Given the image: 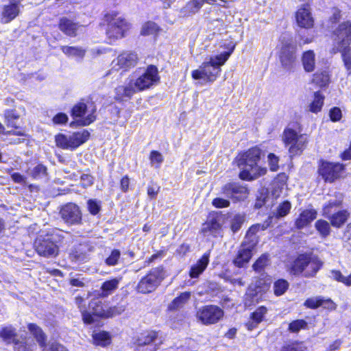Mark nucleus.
Segmentation results:
<instances>
[{
    "label": "nucleus",
    "instance_id": "f257e3e1",
    "mask_svg": "<svg viewBox=\"0 0 351 351\" xmlns=\"http://www.w3.org/2000/svg\"><path fill=\"white\" fill-rule=\"evenodd\" d=\"M233 50L234 47L229 51L206 58L198 69L191 72L193 79L204 82H215L221 73V67L228 60Z\"/></svg>",
    "mask_w": 351,
    "mask_h": 351
},
{
    "label": "nucleus",
    "instance_id": "f03ea898",
    "mask_svg": "<svg viewBox=\"0 0 351 351\" xmlns=\"http://www.w3.org/2000/svg\"><path fill=\"white\" fill-rule=\"evenodd\" d=\"M261 150L254 147L238 156L237 162L241 170L239 173L241 179L254 180L267 173L265 167L258 165V162L261 159Z\"/></svg>",
    "mask_w": 351,
    "mask_h": 351
},
{
    "label": "nucleus",
    "instance_id": "7ed1b4c3",
    "mask_svg": "<svg viewBox=\"0 0 351 351\" xmlns=\"http://www.w3.org/2000/svg\"><path fill=\"white\" fill-rule=\"evenodd\" d=\"M159 79L158 69L155 66L150 65L145 72L135 80H130L127 85L116 88V98L120 100L125 97L130 98L137 91L149 88L158 82Z\"/></svg>",
    "mask_w": 351,
    "mask_h": 351
},
{
    "label": "nucleus",
    "instance_id": "20e7f679",
    "mask_svg": "<svg viewBox=\"0 0 351 351\" xmlns=\"http://www.w3.org/2000/svg\"><path fill=\"white\" fill-rule=\"evenodd\" d=\"M322 266V262L316 256L300 254L293 261L290 272L294 275L303 274L306 278L314 276Z\"/></svg>",
    "mask_w": 351,
    "mask_h": 351
},
{
    "label": "nucleus",
    "instance_id": "39448f33",
    "mask_svg": "<svg viewBox=\"0 0 351 351\" xmlns=\"http://www.w3.org/2000/svg\"><path fill=\"white\" fill-rule=\"evenodd\" d=\"M108 23L106 34L109 39L116 40L125 36L130 25L120 14L112 12L105 16Z\"/></svg>",
    "mask_w": 351,
    "mask_h": 351
},
{
    "label": "nucleus",
    "instance_id": "423d86ee",
    "mask_svg": "<svg viewBox=\"0 0 351 351\" xmlns=\"http://www.w3.org/2000/svg\"><path fill=\"white\" fill-rule=\"evenodd\" d=\"M281 43L280 61L285 69L290 70L294 66L296 62L297 46L293 38L288 35L282 37Z\"/></svg>",
    "mask_w": 351,
    "mask_h": 351
},
{
    "label": "nucleus",
    "instance_id": "0eeeda50",
    "mask_svg": "<svg viewBox=\"0 0 351 351\" xmlns=\"http://www.w3.org/2000/svg\"><path fill=\"white\" fill-rule=\"evenodd\" d=\"M34 246L40 256L49 258L55 257L58 254L59 247L52 233L39 235L36 239Z\"/></svg>",
    "mask_w": 351,
    "mask_h": 351
},
{
    "label": "nucleus",
    "instance_id": "6e6552de",
    "mask_svg": "<svg viewBox=\"0 0 351 351\" xmlns=\"http://www.w3.org/2000/svg\"><path fill=\"white\" fill-rule=\"evenodd\" d=\"M165 277V272L162 268L152 269L138 282L136 289L142 293H149L154 291Z\"/></svg>",
    "mask_w": 351,
    "mask_h": 351
},
{
    "label": "nucleus",
    "instance_id": "1a4fd4ad",
    "mask_svg": "<svg viewBox=\"0 0 351 351\" xmlns=\"http://www.w3.org/2000/svg\"><path fill=\"white\" fill-rule=\"evenodd\" d=\"M87 130L74 132L69 136L59 134L56 136V143L59 147L66 149H74L85 143L89 138Z\"/></svg>",
    "mask_w": 351,
    "mask_h": 351
},
{
    "label": "nucleus",
    "instance_id": "9d476101",
    "mask_svg": "<svg viewBox=\"0 0 351 351\" xmlns=\"http://www.w3.org/2000/svg\"><path fill=\"white\" fill-rule=\"evenodd\" d=\"M223 311L215 305H206L200 308L196 313L197 320L204 325L215 324L223 317Z\"/></svg>",
    "mask_w": 351,
    "mask_h": 351
},
{
    "label": "nucleus",
    "instance_id": "9b49d317",
    "mask_svg": "<svg viewBox=\"0 0 351 351\" xmlns=\"http://www.w3.org/2000/svg\"><path fill=\"white\" fill-rule=\"evenodd\" d=\"M95 112V107H88L84 103L76 104L72 110V116L73 118H80L76 121L71 123V126H74L75 124L78 125H88L95 120L94 113Z\"/></svg>",
    "mask_w": 351,
    "mask_h": 351
},
{
    "label": "nucleus",
    "instance_id": "f8f14e48",
    "mask_svg": "<svg viewBox=\"0 0 351 351\" xmlns=\"http://www.w3.org/2000/svg\"><path fill=\"white\" fill-rule=\"evenodd\" d=\"M344 166L339 162H322L319 167V173L325 182H332L340 178Z\"/></svg>",
    "mask_w": 351,
    "mask_h": 351
},
{
    "label": "nucleus",
    "instance_id": "ddd939ff",
    "mask_svg": "<svg viewBox=\"0 0 351 351\" xmlns=\"http://www.w3.org/2000/svg\"><path fill=\"white\" fill-rule=\"evenodd\" d=\"M335 47L350 46L351 44V22H343L338 25L332 35Z\"/></svg>",
    "mask_w": 351,
    "mask_h": 351
},
{
    "label": "nucleus",
    "instance_id": "4468645a",
    "mask_svg": "<svg viewBox=\"0 0 351 351\" xmlns=\"http://www.w3.org/2000/svg\"><path fill=\"white\" fill-rule=\"evenodd\" d=\"M28 329L34 336L40 346L43 348V351H67L63 346L56 342L46 345L45 343V335L40 328L36 324H29Z\"/></svg>",
    "mask_w": 351,
    "mask_h": 351
},
{
    "label": "nucleus",
    "instance_id": "2eb2a0df",
    "mask_svg": "<svg viewBox=\"0 0 351 351\" xmlns=\"http://www.w3.org/2000/svg\"><path fill=\"white\" fill-rule=\"evenodd\" d=\"M60 214L64 222L70 225L79 224L82 221V213L80 208L73 203L62 206Z\"/></svg>",
    "mask_w": 351,
    "mask_h": 351
},
{
    "label": "nucleus",
    "instance_id": "dca6fc26",
    "mask_svg": "<svg viewBox=\"0 0 351 351\" xmlns=\"http://www.w3.org/2000/svg\"><path fill=\"white\" fill-rule=\"evenodd\" d=\"M257 244V241L254 239L252 243L247 242L246 240L242 243V245L238 254L234 259V263L239 267H242L250 261L252 256V250Z\"/></svg>",
    "mask_w": 351,
    "mask_h": 351
},
{
    "label": "nucleus",
    "instance_id": "f3484780",
    "mask_svg": "<svg viewBox=\"0 0 351 351\" xmlns=\"http://www.w3.org/2000/svg\"><path fill=\"white\" fill-rule=\"evenodd\" d=\"M138 60V55L134 52L125 51L121 53L112 62V69H129L134 66Z\"/></svg>",
    "mask_w": 351,
    "mask_h": 351
},
{
    "label": "nucleus",
    "instance_id": "a211bd4d",
    "mask_svg": "<svg viewBox=\"0 0 351 351\" xmlns=\"http://www.w3.org/2000/svg\"><path fill=\"white\" fill-rule=\"evenodd\" d=\"M223 220L217 215L210 216L206 221L202 224V232L205 235L218 237L222 235V226Z\"/></svg>",
    "mask_w": 351,
    "mask_h": 351
},
{
    "label": "nucleus",
    "instance_id": "6ab92c4d",
    "mask_svg": "<svg viewBox=\"0 0 351 351\" xmlns=\"http://www.w3.org/2000/svg\"><path fill=\"white\" fill-rule=\"evenodd\" d=\"M247 193V189L237 183H228L221 188V194L237 200L245 198Z\"/></svg>",
    "mask_w": 351,
    "mask_h": 351
},
{
    "label": "nucleus",
    "instance_id": "aec40b11",
    "mask_svg": "<svg viewBox=\"0 0 351 351\" xmlns=\"http://www.w3.org/2000/svg\"><path fill=\"white\" fill-rule=\"evenodd\" d=\"M296 22L300 27L309 29L313 27L314 19L308 5L300 8L295 13Z\"/></svg>",
    "mask_w": 351,
    "mask_h": 351
},
{
    "label": "nucleus",
    "instance_id": "412c9836",
    "mask_svg": "<svg viewBox=\"0 0 351 351\" xmlns=\"http://www.w3.org/2000/svg\"><path fill=\"white\" fill-rule=\"evenodd\" d=\"M327 202L323 207V215L328 216L333 208L339 207L343 202V194L339 192H334L332 194L327 195Z\"/></svg>",
    "mask_w": 351,
    "mask_h": 351
},
{
    "label": "nucleus",
    "instance_id": "4be33fe9",
    "mask_svg": "<svg viewBox=\"0 0 351 351\" xmlns=\"http://www.w3.org/2000/svg\"><path fill=\"white\" fill-rule=\"evenodd\" d=\"M59 29L66 35L75 37L77 35V32L82 29V26L69 19L62 18L59 23Z\"/></svg>",
    "mask_w": 351,
    "mask_h": 351
},
{
    "label": "nucleus",
    "instance_id": "5701e85b",
    "mask_svg": "<svg viewBox=\"0 0 351 351\" xmlns=\"http://www.w3.org/2000/svg\"><path fill=\"white\" fill-rule=\"evenodd\" d=\"M60 49L67 57L73 58L78 61L82 60L86 53V49L78 46L63 45Z\"/></svg>",
    "mask_w": 351,
    "mask_h": 351
},
{
    "label": "nucleus",
    "instance_id": "b1692460",
    "mask_svg": "<svg viewBox=\"0 0 351 351\" xmlns=\"http://www.w3.org/2000/svg\"><path fill=\"white\" fill-rule=\"evenodd\" d=\"M317 217V211L313 208L303 210L295 221V226L301 229L308 226Z\"/></svg>",
    "mask_w": 351,
    "mask_h": 351
},
{
    "label": "nucleus",
    "instance_id": "393cba45",
    "mask_svg": "<svg viewBox=\"0 0 351 351\" xmlns=\"http://www.w3.org/2000/svg\"><path fill=\"white\" fill-rule=\"evenodd\" d=\"M334 53H341L343 66L347 71L348 75H351V47L350 46L334 47Z\"/></svg>",
    "mask_w": 351,
    "mask_h": 351
},
{
    "label": "nucleus",
    "instance_id": "a878e982",
    "mask_svg": "<svg viewBox=\"0 0 351 351\" xmlns=\"http://www.w3.org/2000/svg\"><path fill=\"white\" fill-rule=\"evenodd\" d=\"M301 62L304 70L312 73L316 67L315 53L313 50L304 51L301 56Z\"/></svg>",
    "mask_w": 351,
    "mask_h": 351
},
{
    "label": "nucleus",
    "instance_id": "bb28decb",
    "mask_svg": "<svg viewBox=\"0 0 351 351\" xmlns=\"http://www.w3.org/2000/svg\"><path fill=\"white\" fill-rule=\"evenodd\" d=\"M210 252L205 253L202 257L191 268L189 276L194 278L198 277L206 268L209 263Z\"/></svg>",
    "mask_w": 351,
    "mask_h": 351
},
{
    "label": "nucleus",
    "instance_id": "cd10ccee",
    "mask_svg": "<svg viewBox=\"0 0 351 351\" xmlns=\"http://www.w3.org/2000/svg\"><path fill=\"white\" fill-rule=\"evenodd\" d=\"M272 219L273 216H270L263 224L257 223L252 226L247 232L245 240H246L247 242H249L250 243H252V241L254 239H255L258 241V239L256 237V232L261 229L263 230L267 229L270 226Z\"/></svg>",
    "mask_w": 351,
    "mask_h": 351
},
{
    "label": "nucleus",
    "instance_id": "c85d7f7f",
    "mask_svg": "<svg viewBox=\"0 0 351 351\" xmlns=\"http://www.w3.org/2000/svg\"><path fill=\"white\" fill-rule=\"evenodd\" d=\"M75 303L82 314L84 322L88 324L93 323L94 319L92 314L87 310L86 300L82 297L77 296L75 298Z\"/></svg>",
    "mask_w": 351,
    "mask_h": 351
},
{
    "label": "nucleus",
    "instance_id": "c756f323",
    "mask_svg": "<svg viewBox=\"0 0 351 351\" xmlns=\"http://www.w3.org/2000/svg\"><path fill=\"white\" fill-rule=\"evenodd\" d=\"M203 5L202 3L197 0H191L181 8L180 11V15L183 17L192 16L198 12Z\"/></svg>",
    "mask_w": 351,
    "mask_h": 351
},
{
    "label": "nucleus",
    "instance_id": "7c9ffc66",
    "mask_svg": "<svg viewBox=\"0 0 351 351\" xmlns=\"http://www.w3.org/2000/svg\"><path fill=\"white\" fill-rule=\"evenodd\" d=\"M293 141V142H291L287 147L291 154L295 155L302 152L305 147L307 143V138L305 135L300 134Z\"/></svg>",
    "mask_w": 351,
    "mask_h": 351
},
{
    "label": "nucleus",
    "instance_id": "2f4dec72",
    "mask_svg": "<svg viewBox=\"0 0 351 351\" xmlns=\"http://www.w3.org/2000/svg\"><path fill=\"white\" fill-rule=\"evenodd\" d=\"M350 213L347 210H340L330 216V223L335 228H340L348 220Z\"/></svg>",
    "mask_w": 351,
    "mask_h": 351
},
{
    "label": "nucleus",
    "instance_id": "473e14b6",
    "mask_svg": "<svg viewBox=\"0 0 351 351\" xmlns=\"http://www.w3.org/2000/svg\"><path fill=\"white\" fill-rule=\"evenodd\" d=\"M158 337V332L156 331H147L142 333L136 339L135 343L138 347L149 345Z\"/></svg>",
    "mask_w": 351,
    "mask_h": 351
},
{
    "label": "nucleus",
    "instance_id": "72a5a7b5",
    "mask_svg": "<svg viewBox=\"0 0 351 351\" xmlns=\"http://www.w3.org/2000/svg\"><path fill=\"white\" fill-rule=\"evenodd\" d=\"M191 298V292H183L178 297L176 298L169 305L171 311L178 310L182 308Z\"/></svg>",
    "mask_w": 351,
    "mask_h": 351
},
{
    "label": "nucleus",
    "instance_id": "f704fd0d",
    "mask_svg": "<svg viewBox=\"0 0 351 351\" xmlns=\"http://www.w3.org/2000/svg\"><path fill=\"white\" fill-rule=\"evenodd\" d=\"M19 13V8L17 4L13 3L6 5L3 12V19L4 23H8L16 17Z\"/></svg>",
    "mask_w": 351,
    "mask_h": 351
},
{
    "label": "nucleus",
    "instance_id": "c9c22d12",
    "mask_svg": "<svg viewBox=\"0 0 351 351\" xmlns=\"http://www.w3.org/2000/svg\"><path fill=\"white\" fill-rule=\"evenodd\" d=\"M119 282L120 278H113L104 282L101 287L102 291L101 295L102 297H107L112 294V292L118 288Z\"/></svg>",
    "mask_w": 351,
    "mask_h": 351
},
{
    "label": "nucleus",
    "instance_id": "e433bc0d",
    "mask_svg": "<svg viewBox=\"0 0 351 351\" xmlns=\"http://www.w3.org/2000/svg\"><path fill=\"white\" fill-rule=\"evenodd\" d=\"M88 307L91 311L90 312V313L98 317H106V310L104 309V305L100 300L97 299L92 300L88 304Z\"/></svg>",
    "mask_w": 351,
    "mask_h": 351
},
{
    "label": "nucleus",
    "instance_id": "4c0bfd02",
    "mask_svg": "<svg viewBox=\"0 0 351 351\" xmlns=\"http://www.w3.org/2000/svg\"><path fill=\"white\" fill-rule=\"evenodd\" d=\"M312 82L319 86H326L330 82V75L326 71H318L313 75Z\"/></svg>",
    "mask_w": 351,
    "mask_h": 351
},
{
    "label": "nucleus",
    "instance_id": "58836bf2",
    "mask_svg": "<svg viewBox=\"0 0 351 351\" xmlns=\"http://www.w3.org/2000/svg\"><path fill=\"white\" fill-rule=\"evenodd\" d=\"M160 29L159 26L153 21L145 23L141 27V34L143 36L157 35Z\"/></svg>",
    "mask_w": 351,
    "mask_h": 351
},
{
    "label": "nucleus",
    "instance_id": "ea45409f",
    "mask_svg": "<svg viewBox=\"0 0 351 351\" xmlns=\"http://www.w3.org/2000/svg\"><path fill=\"white\" fill-rule=\"evenodd\" d=\"M324 98L320 92L315 93L314 99L309 105V110L314 113L319 112L324 104Z\"/></svg>",
    "mask_w": 351,
    "mask_h": 351
},
{
    "label": "nucleus",
    "instance_id": "a19ab883",
    "mask_svg": "<svg viewBox=\"0 0 351 351\" xmlns=\"http://www.w3.org/2000/svg\"><path fill=\"white\" fill-rule=\"evenodd\" d=\"M291 208V204L289 201H284L280 203L274 212V215L276 218L284 217L289 214Z\"/></svg>",
    "mask_w": 351,
    "mask_h": 351
},
{
    "label": "nucleus",
    "instance_id": "79ce46f5",
    "mask_svg": "<svg viewBox=\"0 0 351 351\" xmlns=\"http://www.w3.org/2000/svg\"><path fill=\"white\" fill-rule=\"evenodd\" d=\"M16 337L15 329L12 326H6L0 331V337L7 343H10Z\"/></svg>",
    "mask_w": 351,
    "mask_h": 351
},
{
    "label": "nucleus",
    "instance_id": "37998d69",
    "mask_svg": "<svg viewBox=\"0 0 351 351\" xmlns=\"http://www.w3.org/2000/svg\"><path fill=\"white\" fill-rule=\"evenodd\" d=\"M93 339L96 344L106 346L110 343V335L106 332H99L93 335Z\"/></svg>",
    "mask_w": 351,
    "mask_h": 351
},
{
    "label": "nucleus",
    "instance_id": "c03bdc74",
    "mask_svg": "<svg viewBox=\"0 0 351 351\" xmlns=\"http://www.w3.org/2000/svg\"><path fill=\"white\" fill-rule=\"evenodd\" d=\"M315 228L322 237L328 236L330 232L329 223L326 221L322 219H319L316 221Z\"/></svg>",
    "mask_w": 351,
    "mask_h": 351
},
{
    "label": "nucleus",
    "instance_id": "a18cd8bd",
    "mask_svg": "<svg viewBox=\"0 0 351 351\" xmlns=\"http://www.w3.org/2000/svg\"><path fill=\"white\" fill-rule=\"evenodd\" d=\"M269 260L268 256L266 254H263L254 263V264L253 265V269L257 272H261L264 270L265 267H267L269 265Z\"/></svg>",
    "mask_w": 351,
    "mask_h": 351
},
{
    "label": "nucleus",
    "instance_id": "49530a36",
    "mask_svg": "<svg viewBox=\"0 0 351 351\" xmlns=\"http://www.w3.org/2000/svg\"><path fill=\"white\" fill-rule=\"evenodd\" d=\"M289 287V283L285 280H278L274 285V292L276 295H282Z\"/></svg>",
    "mask_w": 351,
    "mask_h": 351
},
{
    "label": "nucleus",
    "instance_id": "de8ad7c7",
    "mask_svg": "<svg viewBox=\"0 0 351 351\" xmlns=\"http://www.w3.org/2000/svg\"><path fill=\"white\" fill-rule=\"evenodd\" d=\"M299 135L297 132L290 128L285 129L282 135V141L286 147H288L293 141Z\"/></svg>",
    "mask_w": 351,
    "mask_h": 351
},
{
    "label": "nucleus",
    "instance_id": "09e8293b",
    "mask_svg": "<svg viewBox=\"0 0 351 351\" xmlns=\"http://www.w3.org/2000/svg\"><path fill=\"white\" fill-rule=\"evenodd\" d=\"M245 221V216L243 215H235L232 219L230 228L233 232L238 231Z\"/></svg>",
    "mask_w": 351,
    "mask_h": 351
},
{
    "label": "nucleus",
    "instance_id": "8fccbe9b",
    "mask_svg": "<svg viewBox=\"0 0 351 351\" xmlns=\"http://www.w3.org/2000/svg\"><path fill=\"white\" fill-rule=\"evenodd\" d=\"M121 257V252L119 250H113L108 257L106 258L105 263L108 266H114L118 264Z\"/></svg>",
    "mask_w": 351,
    "mask_h": 351
},
{
    "label": "nucleus",
    "instance_id": "3c124183",
    "mask_svg": "<svg viewBox=\"0 0 351 351\" xmlns=\"http://www.w3.org/2000/svg\"><path fill=\"white\" fill-rule=\"evenodd\" d=\"M257 293L258 291L254 290L253 287L250 286L246 293V298L245 300V305L250 306L254 301H257Z\"/></svg>",
    "mask_w": 351,
    "mask_h": 351
},
{
    "label": "nucleus",
    "instance_id": "603ef678",
    "mask_svg": "<svg viewBox=\"0 0 351 351\" xmlns=\"http://www.w3.org/2000/svg\"><path fill=\"white\" fill-rule=\"evenodd\" d=\"M267 309L265 306L258 308L251 315V319L256 321V323L260 324L267 313Z\"/></svg>",
    "mask_w": 351,
    "mask_h": 351
},
{
    "label": "nucleus",
    "instance_id": "864d4df0",
    "mask_svg": "<svg viewBox=\"0 0 351 351\" xmlns=\"http://www.w3.org/2000/svg\"><path fill=\"white\" fill-rule=\"evenodd\" d=\"M307 323L303 319H298L289 324V329L291 332H296L301 329L306 328Z\"/></svg>",
    "mask_w": 351,
    "mask_h": 351
},
{
    "label": "nucleus",
    "instance_id": "5fc2aeb1",
    "mask_svg": "<svg viewBox=\"0 0 351 351\" xmlns=\"http://www.w3.org/2000/svg\"><path fill=\"white\" fill-rule=\"evenodd\" d=\"M149 159L152 165H156V167H159L163 161V156L160 152L157 151H152L150 153Z\"/></svg>",
    "mask_w": 351,
    "mask_h": 351
},
{
    "label": "nucleus",
    "instance_id": "6e6d98bb",
    "mask_svg": "<svg viewBox=\"0 0 351 351\" xmlns=\"http://www.w3.org/2000/svg\"><path fill=\"white\" fill-rule=\"evenodd\" d=\"M321 296L310 298L304 302V306L308 308H317L320 306Z\"/></svg>",
    "mask_w": 351,
    "mask_h": 351
},
{
    "label": "nucleus",
    "instance_id": "4d7b16f0",
    "mask_svg": "<svg viewBox=\"0 0 351 351\" xmlns=\"http://www.w3.org/2000/svg\"><path fill=\"white\" fill-rule=\"evenodd\" d=\"M268 164L271 171H276L278 169L279 158L274 154H269L267 156Z\"/></svg>",
    "mask_w": 351,
    "mask_h": 351
},
{
    "label": "nucleus",
    "instance_id": "13d9d810",
    "mask_svg": "<svg viewBox=\"0 0 351 351\" xmlns=\"http://www.w3.org/2000/svg\"><path fill=\"white\" fill-rule=\"evenodd\" d=\"M46 171L47 169L44 165H38L34 168L32 174L34 178H39L45 176Z\"/></svg>",
    "mask_w": 351,
    "mask_h": 351
},
{
    "label": "nucleus",
    "instance_id": "bf43d9fd",
    "mask_svg": "<svg viewBox=\"0 0 351 351\" xmlns=\"http://www.w3.org/2000/svg\"><path fill=\"white\" fill-rule=\"evenodd\" d=\"M88 208L92 215H97L100 210V203L95 199L88 202Z\"/></svg>",
    "mask_w": 351,
    "mask_h": 351
},
{
    "label": "nucleus",
    "instance_id": "052dcab7",
    "mask_svg": "<svg viewBox=\"0 0 351 351\" xmlns=\"http://www.w3.org/2000/svg\"><path fill=\"white\" fill-rule=\"evenodd\" d=\"M213 206L217 208H227L230 206V201L221 197H216L212 202Z\"/></svg>",
    "mask_w": 351,
    "mask_h": 351
},
{
    "label": "nucleus",
    "instance_id": "680f3d73",
    "mask_svg": "<svg viewBox=\"0 0 351 351\" xmlns=\"http://www.w3.org/2000/svg\"><path fill=\"white\" fill-rule=\"evenodd\" d=\"M124 311V308L122 306H114L106 309V317H114L120 315Z\"/></svg>",
    "mask_w": 351,
    "mask_h": 351
},
{
    "label": "nucleus",
    "instance_id": "e2e57ef3",
    "mask_svg": "<svg viewBox=\"0 0 351 351\" xmlns=\"http://www.w3.org/2000/svg\"><path fill=\"white\" fill-rule=\"evenodd\" d=\"M320 306L329 310L335 309L336 305L330 299H325L321 297Z\"/></svg>",
    "mask_w": 351,
    "mask_h": 351
},
{
    "label": "nucleus",
    "instance_id": "0e129e2a",
    "mask_svg": "<svg viewBox=\"0 0 351 351\" xmlns=\"http://www.w3.org/2000/svg\"><path fill=\"white\" fill-rule=\"evenodd\" d=\"M68 121V117L64 113H58L53 118V122L54 124H64Z\"/></svg>",
    "mask_w": 351,
    "mask_h": 351
},
{
    "label": "nucleus",
    "instance_id": "69168bd1",
    "mask_svg": "<svg viewBox=\"0 0 351 351\" xmlns=\"http://www.w3.org/2000/svg\"><path fill=\"white\" fill-rule=\"evenodd\" d=\"M330 117L332 121H338L341 118V111L339 108L335 107L330 111Z\"/></svg>",
    "mask_w": 351,
    "mask_h": 351
},
{
    "label": "nucleus",
    "instance_id": "338daca9",
    "mask_svg": "<svg viewBox=\"0 0 351 351\" xmlns=\"http://www.w3.org/2000/svg\"><path fill=\"white\" fill-rule=\"evenodd\" d=\"M160 191V186L156 184L149 185L147 188V195L149 198L154 199L156 197Z\"/></svg>",
    "mask_w": 351,
    "mask_h": 351
},
{
    "label": "nucleus",
    "instance_id": "774afa93",
    "mask_svg": "<svg viewBox=\"0 0 351 351\" xmlns=\"http://www.w3.org/2000/svg\"><path fill=\"white\" fill-rule=\"evenodd\" d=\"M344 238L347 240L348 247L351 249V223L346 227V230L344 232Z\"/></svg>",
    "mask_w": 351,
    "mask_h": 351
}]
</instances>
